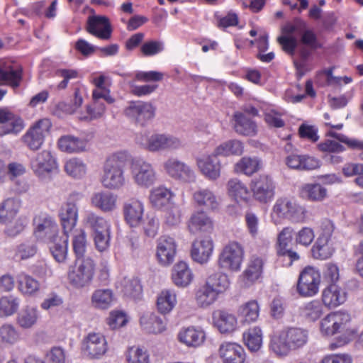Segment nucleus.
<instances>
[{"mask_svg": "<svg viewBox=\"0 0 363 363\" xmlns=\"http://www.w3.org/2000/svg\"><path fill=\"white\" fill-rule=\"evenodd\" d=\"M113 301V293L109 289H96L93 292L91 298L92 306L101 310L108 308Z\"/></svg>", "mask_w": 363, "mask_h": 363, "instance_id": "40", "label": "nucleus"}, {"mask_svg": "<svg viewBox=\"0 0 363 363\" xmlns=\"http://www.w3.org/2000/svg\"><path fill=\"white\" fill-rule=\"evenodd\" d=\"M219 356L223 363H244L245 360L244 349L235 342H224L220 345Z\"/></svg>", "mask_w": 363, "mask_h": 363, "instance_id": "25", "label": "nucleus"}, {"mask_svg": "<svg viewBox=\"0 0 363 363\" xmlns=\"http://www.w3.org/2000/svg\"><path fill=\"white\" fill-rule=\"evenodd\" d=\"M39 318V313L36 308L26 306L18 313L16 323L23 329H30L36 323Z\"/></svg>", "mask_w": 363, "mask_h": 363, "instance_id": "39", "label": "nucleus"}, {"mask_svg": "<svg viewBox=\"0 0 363 363\" xmlns=\"http://www.w3.org/2000/svg\"><path fill=\"white\" fill-rule=\"evenodd\" d=\"M282 31L284 35L279 37L277 40L281 46L282 50L291 57H294L296 52V49L298 47V40L293 36V34L286 33L284 31V27L283 28Z\"/></svg>", "mask_w": 363, "mask_h": 363, "instance_id": "56", "label": "nucleus"}, {"mask_svg": "<svg viewBox=\"0 0 363 363\" xmlns=\"http://www.w3.org/2000/svg\"><path fill=\"white\" fill-rule=\"evenodd\" d=\"M95 264L92 259L87 257L70 268L68 272V280L70 284L77 289L88 286L93 279Z\"/></svg>", "mask_w": 363, "mask_h": 363, "instance_id": "7", "label": "nucleus"}, {"mask_svg": "<svg viewBox=\"0 0 363 363\" xmlns=\"http://www.w3.org/2000/svg\"><path fill=\"white\" fill-rule=\"evenodd\" d=\"M155 108L151 103L135 101L130 103L125 109V115L135 123L144 125L148 121L154 118Z\"/></svg>", "mask_w": 363, "mask_h": 363, "instance_id": "13", "label": "nucleus"}, {"mask_svg": "<svg viewBox=\"0 0 363 363\" xmlns=\"http://www.w3.org/2000/svg\"><path fill=\"white\" fill-rule=\"evenodd\" d=\"M22 80L21 66L9 61L0 62V86H19Z\"/></svg>", "mask_w": 363, "mask_h": 363, "instance_id": "17", "label": "nucleus"}, {"mask_svg": "<svg viewBox=\"0 0 363 363\" xmlns=\"http://www.w3.org/2000/svg\"><path fill=\"white\" fill-rule=\"evenodd\" d=\"M20 299L14 296H5L0 298V317L14 314L19 308Z\"/></svg>", "mask_w": 363, "mask_h": 363, "instance_id": "51", "label": "nucleus"}, {"mask_svg": "<svg viewBox=\"0 0 363 363\" xmlns=\"http://www.w3.org/2000/svg\"><path fill=\"white\" fill-rule=\"evenodd\" d=\"M18 339V334L12 325L4 324L0 327V342L11 345Z\"/></svg>", "mask_w": 363, "mask_h": 363, "instance_id": "61", "label": "nucleus"}, {"mask_svg": "<svg viewBox=\"0 0 363 363\" xmlns=\"http://www.w3.org/2000/svg\"><path fill=\"white\" fill-rule=\"evenodd\" d=\"M128 363H149L147 350L138 347H130L126 353Z\"/></svg>", "mask_w": 363, "mask_h": 363, "instance_id": "57", "label": "nucleus"}, {"mask_svg": "<svg viewBox=\"0 0 363 363\" xmlns=\"http://www.w3.org/2000/svg\"><path fill=\"white\" fill-rule=\"evenodd\" d=\"M135 143L143 149L157 152L174 150L183 146L180 138L169 134L140 133L135 136Z\"/></svg>", "mask_w": 363, "mask_h": 363, "instance_id": "3", "label": "nucleus"}, {"mask_svg": "<svg viewBox=\"0 0 363 363\" xmlns=\"http://www.w3.org/2000/svg\"><path fill=\"white\" fill-rule=\"evenodd\" d=\"M177 303V296L174 291L163 290L157 297V307L160 313L167 314L169 313Z\"/></svg>", "mask_w": 363, "mask_h": 363, "instance_id": "46", "label": "nucleus"}, {"mask_svg": "<svg viewBox=\"0 0 363 363\" xmlns=\"http://www.w3.org/2000/svg\"><path fill=\"white\" fill-rule=\"evenodd\" d=\"M308 333L300 328H287L270 337L269 350L278 357H285L291 352L303 347L308 342Z\"/></svg>", "mask_w": 363, "mask_h": 363, "instance_id": "1", "label": "nucleus"}, {"mask_svg": "<svg viewBox=\"0 0 363 363\" xmlns=\"http://www.w3.org/2000/svg\"><path fill=\"white\" fill-rule=\"evenodd\" d=\"M234 130L242 135L253 136L257 128L255 123L242 113H235L233 116Z\"/></svg>", "mask_w": 363, "mask_h": 363, "instance_id": "33", "label": "nucleus"}, {"mask_svg": "<svg viewBox=\"0 0 363 363\" xmlns=\"http://www.w3.org/2000/svg\"><path fill=\"white\" fill-rule=\"evenodd\" d=\"M86 248V235L84 230L79 229L75 231L73 238V249L78 257H82Z\"/></svg>", "mask_w": 363, "mask_h": 363, "instance_id": "58", "label": "nucleus"}, {"mask_svg": "<svg viewBox=\"0 0 363 363\" xmlns=\"http://www.w3.org/2000/svg\"><path fill=\"white\" fill-rule=\"evenodd\" d=\"M244 258V250L237 242L227 244L220 252L218 264L220 268L230 272H238L241 268Z\"/></svg>", "mask_w": 363, "mask_h": 363, "instance_id": "6", "label": "nucleus"}, {"mask_svg": "<svg viewBox=\"0 0 363 363\" xmlns=\"http://www.w3.org/2000/svg\"><path fill=\"white\" fill-rule=\"evenodd\" d=\"M251 190L254 199L261 203L270 202L275 196L276 184L267 174H261L251 182Z\"/></svg>", "mask_w": 363, "mask_h": 363, "instance_id": "9", "label": "nucleus"}, {"mask_svg": "<svg viewBox=\"0 0 363 363\" xmlns=\"http://www.w3.org/2000/svg\"><path fill=\"white\" fill-rule=\"evenodd\" d=\"M182 220V211L180 207L173 203L164 208L163 216L164 224L169 228L177 226Z\"/></svg>", "mask_w": 363, "mask_h": 363, "instance_id": "53", "label": "nucleus"}, {"mask_svg": "<svg viewBox=\"0 0 363 363\" xmlns=\"http://www.w3.org/2000/svg\"><path fill=\"white\" fill-rule=\"evenodd\" d=\"M130 174L134 184L140 188L148 189L157 181V174L153 165L143 160L131 162Z\"/></svg>", "mask_w": 363, "mask_h": 363, "instance_id": "5", "label": "nucleus"}, {"mask_svg": "<svg viewBox=\"0 0 363 363\" xmlns=\"http://www.w3.org/2000/svg\"><path fill=\"white\" fill-rule=\"evenodd\" d=\"M78 206L73 201L64 203L59 211L61 224L65 234H68L75 227L78 219Z\"/></svg>", "mask_w": 363, "mask_h": 363, "instance_id": "23", "label": "nucleus"}, {"mask_svg": "<svg viewBox=\"0 0 363 363\" xmlns=\"http://www.w3.org/2000/svg\"><path fill=\"white\" fill-rule=\"evenodd\" d=\"M140 323L143 329L149 333L160 334L166 330L165 319L150 311L141 315Z\"/></svg>", "mask_w": 363, "mask_h": 363, "instance_id": "28", "label": "nucleus"}, {"mask_svg": "<svg viewBox=\"0 0 363 363\" xmlns=\"http://www.w3.org/2000/svg\"><path fill=\"white\" fill-rule=\"evenodd\" d=\"M107 350V341L99 333H90L82 341V351L89 359H100Z\"/></svg>", "mask_w": 363, "mask_h": 363, "instance_id": "11", "label": "nucleus"}, {"mask_svg": "<svg viewBox=\"0 0 363 363\" xmlns=\"http://www.w3.org/2000/svg\"><path fill=\"white\" fill-rule=\"evenodd\" d=\"M294 230L291 227H286L278 234L277 237V253L286 252L289 244L292 240Z\"/></svg>", "mask_w": 363, "mask_h": 363, "instance_id": "60", "label": "nucleus"}, {"mask_svg": "<svg viewBox=\"0 0 363 363\" xmlns=\"http://www.w3.org/2000/svg\"><path fill=\"white\" fill-rule=\"evenodd\" d=\"M284 31L288 34L296 33L301 35V43L308 48H313L316 43V35L302 21H296L284 26Z\"/></svg>", "mask_w": 363, "mask_h": 363, "instance_id": "22", "label": "nucleus"}, {"mask_svg": "<svg viewBox=\"0 0 363 363\" xmlns=\"http://www.w3.org/2000/svg\"><path fill=\"white\" fill-rule=\"evenodd\" d=\"M174 193L163 185L158 186L150 191L149 200L153 208L164 209L173 203Z\"/></svg>", "mask_w": 363, "mask_h": 363, "instance_id": "24", "label": "nucleus"}, {"mask_svg": "<svg viewBox=\"0 0 363 363\" xmlns=\"http://www.w3.org/2000/svg\"><path fill=\"white\" fill-rule=\"evenodd\" d=\"M67 235L68 234H65V235L61 238L58 236V240L53 239L49 242L50 243V252L57 262H63L67 258L68 244Z\"/></svg>", "mask_w": 363, "mask_h": 363, "instance_id": "45", "label": "nucleus"}, {"mask_svg": "<svg viewBox=\"0 0 363 363\" xmlns=\"http://www.w3.org/2000/svg\"><path fill=\"white\" fill-rule=\"evenodd\" d=\"M65 170L70 177L75 179H80L86 174V166L82 160L77 158H72L65 163Z\"/></svg>", "mask_w": 363, "mask_h": 363, "instance_id": "55", "label": "nucleus"}, {"mask_svg": "<svg viewBox=\"0 0 363 363\" xmlns=\"http://www.w3.org/2000/svg\"><path fill=\"white\" fill-rule=\"evenodd\" d=\"M6 226L5 233L10 237H15L20 234L27 225V220L25 218H18L15 220H11L4 223Z\"/></svg>", "mask_w": 363, "mask_h": 363, "instance_id": "62", "label": "nucleus"}, {"mask_svg": "<svg viewBox=\"0 0 363 363\" xmlns=\"http://www.w3.org/2000/svg\"><path fill=\"white\" fill-rule=\"evenodd\" d=\"M194 199L198 206L206 209H216L219 203L213 191L208 189H200L194 194Z\"/></svg>", "mask_w": 363, "mask_h": 363, "instance_id": "44", "label": "nucleus"}, {"mask_svg": "<svg viewBox=\"0 0 363 363\" xmlns=\"http://www.w3.org/2000/svg\"><path fill=\"white\" fill-rule=\"evenodd\" d=\"M90 203L104 213H110L117 208V196L107 191H96L91 195Z\"/></svg>", "mask_w": 363, "mask_h": 363, "instance_id": "21", "label": "nucleus"}, {"mask_svg": "<svg viewBox=\"0 0 363 363\" xmlns=\"http://www.w3.org/2000/svg\"><path fill=\"white\" fill-rule=\"evenodd\" d=\"M215 325L221 333H230L237 326L235 316L225 311H219L215 317Z\"/></svg>", "mask_w": 363, "mask_h": 363, "instance_id": "43", "label": "nucleus"}, {"mask_svg": "<svg viewBox=\"0 0 363 363\" xmlns=\"http://www.w3.org/2000/svg\"><path fill=\"white\" fill-rule=\"evenodd\" d=\"M243 340L247 348L256 352L259 350L262 344V333L259 327H253L245 332L242 335Z\"/></svg>", "mask_w": 363, "mask_h": 363, "instance_id": "47", "label": "nucleus"}, {"mask_svg": "<svg viewBox=\"0 0 363 363\" xmlns=\"http://www.w3.org/2000/svg\"><path fill=\"white\" fill-rule=\"evenodd\" d=\"M33 223L35 225L34 235L35 238L43 242L58 240V228L53 219L47 215L36 216Z\"/></svg>", "mask_w": 363, "mask_h": 363, "instance_id": "12", "label": "nucleus"}, {"mask_svg": "<svg viewBox=\"0 0 363 363\" xmlns=\"http://www.w3.org/2000/svg\"><path fill=\"white\" fill-rule=\"evenodd\" d=\"M323 277L326 282L335 284L340 279L338 267L333 263H327L323 271Z\"/></svg>", "mask_w": 363, "mask_h": 363, "instance_id": "64", "label": "nucleus"}, {"mask_svg": "<svg viewBox=\"0 0 363 363\" xmlns=\"http://www.w3.org/2000/svg\"><path fill=\"white\" fill-rule=\"evenodd\" d=\"M244 151L242 143L238 140H230L217 146L214 152L218 156L241 155Z\"/></svg>", "mask_w": 363, "mask_h": 363, "instance_id": "42", "label": "nucleus"}, {"mask_svg": "<svg viewBox=\"0 0 363 363\" xmlns=\"http://www.w3.org/2000/svg\"><path fill=\"white\" fill-rule=\"evenodd\" d=\"M96 248L99 252H104L110 247L111 228L92 234Z\"/></svg>", "mask_w": 363, "mask_h": 363, "instance_id": "59", "label": "nucleus"}, {"mask_svg": "<svg viewBox=\"0 0 363 363\" xmlns=\"http://www.w3.org/2000/svg\"><path fill=\"white\" fill-rule=\"evenodd\" d=\"M319 150L323 152L321 155L323 162L325 164H337L342 162V157L333 154L342 152L345 147L336 141L328 140L319 145Z\"/></svg>", "mask_w": 363, "mask_h": 363, "instance_id": "29", "label": "nucleus"}, {"mask_svg": "<svg viewBox=\"0 0 363 363\" xmlns=\"http://www.w3.org/2000/svg\"><path fill=\"white\" fill-rule=\"evenodd\" d=\"M121 290L123 294L132 298H140L142 293V286L138 278L124 277L121 281Z\"/></svg>", "mask_w": 363, "mask_h": 363, "instance_id": "48", "label": "nucleus"}, {"mask_svg": "<svg viewBox=\"0 0 363 363\" xmlns=\"http://www.w3.org/2000/svg\"><path fill=\"white\" fill-rule=\"evenodd\" d=\"M205 284L213 289L218 294L225 292L230 285L228 276L222 272H216L211 274L206 279Z\"/></svg>", "mask_w": 363, "mask_h": 363, "instance_id": "49", "label": "nucleus"}, {"mask_svg": "<svg viewBox=\"0 0 363 363\" xmlns=\"http://www.w3.org/2000/svg\"><path fill=\"white\" fill-rule=\"evenodd\" d=\"M262 161L257 157H243L235 164V171L247 176L259 171L262 167Z\"/></svg>", "mask_w": 363, "mask_h": 363, "instance_id": "36", "label": "nucleus"}, {"mask_svg": "<svg viewBox=\"0 0 363 363\" xmlns=\"http://www.w3.org/2000/svg\"><path fill=\"white\" fill-rule=\"evenodd\" d=\"M172 279L174 284L179 287L187 286L192 280V274L187 264L178 262L173 268Z\"/></svg>", "mask_w": 363, "mask_h": 363, "instance_id": "37", "label": "nucleus"}, {"mask_svg": "<svg viewBox=\"0 0 363 363\" xmlns=\"http://www.w3.org/2000/svg\"><path fill=\"white\" fill-rule=\"evenodd\" d=\"M297 291L303 297H311L318 292V270L314 267H306L300 273Z\"/></svg>", "mask_w": 363, "mask_h": 363, "instance_id": "14", "label": "nucleus"}, {"mask_svg": "<svg viewBox=\"0 0 363 363\" xmlns=\"http://www.w3.org/2000/svg\"><path fill=\"white\" fill-rule=\"evenodd\" d=\"M86 30L89 33L101 40H108L112 33L109 20L104 16H89Z\"/></svg>", "mask_w": 363, "mask_h": 363, "instance_id": "19", "label": "nucleus"}, {"mask_svg": "<svg viewBox=\"0 0 363 363\" xmlns=\"http://www.w3.org/2000/svg\"><path fill=\"white\" fill-rule=\"evenodd\" d=\"M30 167L35 174L41 179L57 169L55 159L48 150H43L33 157Z\"/></svg>", "mask_w": 363, "mask_h": 363, "instance_id": "16", "label": "nucleus"}, {"mask_svg": "<svg viewBox=\"0 0 363 363\" xmlns=\"http://www.w3.org/2000/svg\"><path fill=\"white\" fill-rule=\"evenodd\" d=\"M128 155L118 152L110 155L105 161L101 176L102 186L110 190H119L126 184L125 167Z\"/></svg>", "mask_w": 363, "mask_h": 363, "instance_id": "2", "label": "nucleus"}, {"mask_svg": "<svg viewBox=\"0 0 363 363\" xmlns=\"http://www.w3.org/2000/svg\"><path fill=\"white\" fill-rule=\"evenodd\" d=\"M178 339L180 342L188 347H196L201 345L205 340V334L203 330L194 327L182 328L179 334Z\"/></svg>", "mask_w": 363, "mask_h": 363, "instance_id": "32", "label": "nucleus"}, {"mask_svg": "<svg viewBox=\"0 0 363 363\" xmlns=\"http://www.w3.org/2000/svg\"><path fill=\"white\" fill-rule=\"evenodd\" d=\"M52 123L48 118L40 119L33 123L23 135L22 140L25 145L31 150H39L49 134Z\"/></svg>", "mask_w": 363, "mask_h": 363, "instance_id": "8", "label": "nucleus"}, {"mask_svg": "<svg viewBox=\"0 0 363 363\" xmlns=\"http://www.w3.org/2000/svg\"><path fill=\"white\" fill-rule=\"evenodd\" d=\"M271 216L274 223H279V219L301 223L306 218V210L293 199L281 197L274 204Z\"/></svg>", "mask_w": 363, "mask_h": 363, "instance_id": "4", "label": "nucleus"}, {"mask_svg": "<svg viewBox=\"0 0 363 363\" xmlns=\"http://www.w3.org/2000/svg\"><path fill=\"white\" fill-rule=\"evenodd\" d=\"M213 250V245L211 238L195 240L192 243L191 255L194 261L203 264L209 259Z\"/></svg>", "mask_w": 363, "mask_h": 363, "instance_id": "26", "label": "nucleus"}, {"mask_svg": "<svg viewBox=\"0 0 363 363\" xmlns=\"http://www.w3.org/2000/svg\"><path fill=\"white\" fill-rule=\"evenodd\" d=\"M87 143L84 139L71 135L61 136L58 139L59 149L67 153H79L86 150Z\"/></svg>", "mask_w": 363, "mask_h": 363, "instance_id": "31", "label": "nucleus"}, {"mask_svg": "<svg viewBox=\"0 0 363 363\" xmlns=\"http://www.w3.org/2000/svg\"><path fill=\"white\" fill-rule=\"evenodd\" d=\"M177 245L174 238L162 235L157 241L156 256L159 263L162 266H169L174 261Z\"/></svg>", "mask_w": 363, "mask_h": 363, "instance_id": "15", "label": "nucleus"}, {"mask_svg": "<svg viewBox=\"0 0 363 363\" xmlns=\"http://www.w3.org/2000/svg\"><path fill=\"white\" fill-rule=\"evenodd\" d=\"M18 284L20 291L26 295L34 294L40 289L39 282L32 277L25 274L18 276Z\"/></svg>", "mask_w": 363, "mask_h": 363, "instance_id": "54", "label": "nucleus"}, {"mask_svg": "<svg viewBox=\"0 0 363 363\" xmlns=\"http://www.w3.org/2000/svg\"><path fill=\"white\" fill-rule=\"evenodd\" d=\"M21 208V201L11 197L4 199L0 203V223H7L18 214Z\"/></svg>", "mask_w": 363, "mask_h": 363, "instance_id": "34", "label": "nucleus"}, {"mask_svg": "<svg viewBox=\"0 0 363 363\" xmlns=\"http://www.w3.org/2000/svg\"><path fill=\"white\" fill-rule=\"evenodd\" d=\"M218 295L213 289L205 284L196 291V301L199 306L205 308L213 304L218 298Z\"/></svg>", "mask_w": 363, "mask_h": 363, "instance_id": "50", "label": "nucleus"}, {"mask_svg": "<svg viewBox=\"0 0 363 363\" xmlns=\"http://www.w3.org/2000/svg\"><path fill=\"white\" fill-rule=\"evenodd\" d=\"M259 305L256 300H250L242 304L238 311L241 321L245 323L255 322L259 315Z\"/></svg>", "mask_w": 363, "mask_h": 363, "instance_id": "38", "label": "nucleus"}, {"mask_svg": "<svg viewBox=\"0 0 363 363\" xmlns=\"http://www.w3.org/2000/svg\"><path fill=\"white\" fill-rule=\"evenodd\" d=\"M229 195L236 201H245L248 198L249 191L245 184L237 179H230L228 182Z\"/></svg>", "mask_w": 363, "mask_h": 363, "instance_id": "52", "label": "nucleus"}, {"mask_svg": "<svg viewBox=\"0 0 363 363\" xmlns=\"http://www.w3.org/2000/svg\"><path fill=\"white\" fill-rule=\"evenodd\" d=\"M189 231L192 234L199 232L210 233L213 223L211 218L203 211H198L191 215L187 224Z\"/></svg>", "mask_w": 363, "mask_h": 363, "instance_id": "27", "label": "nucleus"}, {"mask_svg": "<svg viewBox=\"0 0 363 363\" xmlns=\"http://www.w3.org/2000/svg\"><path fill=\"white\" fill-rule=\"evenodd\" d=\"M346 298V293L335 284H330L322 294L323 303L328 307H336L343 303Z\"/></svg>", "mask_w": 363, "mask_h": 363, "instance_id": "35", "label": "nucleus"}, {"mask_svg": "<svg viewBox=\"0 0 363 363\" xmlns=\"http://www.w3.org/2000/svg\"><path fill=\"white\" fill-rule=\"evenodd\" d=\"M84 221L92 234L111 228L110 223L104 217L93 211L86 213Z\"/></svg>", "mask_w": 363, "mask_h": 363, "instance_id": "41", "label": "nucleus"}, {"mask_svg": "<svg viewBox=\"0 0 363 363\" xmlns=\"http://www.w3.org/2000/svg\"><path fill=\"white\" fill-rule=\"evenodd\" d=\"M263 261L262 259L252 257L246 269L243 272L241 279L245 287L254 284L262 275Z\"/></svg>", "mask_w": 363, "mask_h": 363, "instance_id": "30", "label": "nucleus"}, {"mask_svg": "<svg viewBox=\"0 0 363 363\" xmlns=\"http://www.w3.org/2000/svg\"><path fill=\"white\" fill-rule=\"evenodd\" d=\"M163 168L166 174L175 180L186 183L194 182L196 180V174L193 169L177 158H168L163 163Z\"/></svg>", "mask_w": 363, "mask_h": 363, "instance_id": "10", "label": "nucleus"}, {"mask_svg": "<svg viewBox=\"0 0 363 363\" xmlns=\"http://www.w3.org/2000/svg\"><path fill=\"white\" fill-rule=\"evenodd\" d=\"M213 152L211 155H203L196 159V165L208 179L215 181L220 176L221 164Z\"/></svg>", "mask_w": 363, "mask_h": 363, "instance_id": "18", "label": "nucleus"}, {"mask_svg": "<svg viewBox=\"0 0 363 363\" xmlns=\"http://www.w3.org/2000/svg\"><path fill=\"white\" fill-rule=\"evenodd\" d=\"M123 213L125 222L130 227L139 226L144 214L143 203L135 198L128 199L123 205Z\"/></svg>", "mask_w": 363, "mask_h": 363, "instance_id": "20", "label": "nucleus"}, {"mask_svg": "<svg viewBox=\"0 0 363 363\" xmlns=\"http://www.w3.org/2000/svg\"><path fill=\"white\" fill-rule=\"evenodd\" d=\"M23 120L13 115L6 125L0 126V135L18 133L23 128Z\"/></svg>", "mask_w": 363, "mask_h": 363, "instance_id": "63", "label": "nucleus"}]
</instances>
